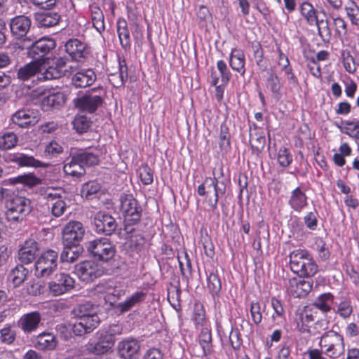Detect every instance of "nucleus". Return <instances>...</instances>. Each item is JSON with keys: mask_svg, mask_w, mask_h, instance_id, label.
<instances>
[{"mask_svg": "<svg viewBox=\"0 0 359 359\" xmlns=\"http://www.w3.org/2000/svg\"><path fill=\"white\" fill-rule=\"evenodd\" d=\"M1 341L11 344L15 339V332L11 329V326L7 325L0 330Z\"/></svg>", "mask_w": 359, "mask_h": 359, "instance_id": "nucleus-63", "label": "nucleus"}, {"mask_svg": "<svg viewBox=\"0 0 359 359\" xmlns=\"http://www.w3.org/2000/svg\"><path fill=\"white\" fill-rule=\"evenodd\" d=\"M39 250L38 243L33 239H28L20 248L18 259L22 264H29L35 259Z\"/></svg>", "mask_w": 359, "mask_h": 359, "instance_id": "nucleus-19", "label": "nucleus"}, {"mask_svg": "<svg viewBox=\"0 0 359 359\" xmlns=\"http://www.w3.org/2000/svg\"><path fill=\"white\" fill-rule=\"evenodd\" d=\"M205 184H207L208 187H212L214 189L215 198L213 201L211 198L208 199V203L212 210H215L217 207L219 200V189L218 187V180L216 177H206L204 180V183L198 187L197 192L198 195L203 196L206 194L207 191H205Z\"/></svg>", "mask_w": 359, "mask_h": 359, "instance_id": "nucleus-28", "label": "nucleus"}, {"mask_svg": "<svg viewBox=\"0 0 359 359\" xmlns=\"http://www.w3.org/2000/svg\"><path fill=\"white\" fill-rule=\"evenodd\" d=\"M63 151L62 147L55 141H51L46 144L44 150L46 156L54 157Z\"/></svg>", "mask_w": 359, "mask_h": 359, "instance_id": "nucleus-59", "label": "nucleus"}, {"mask_svg": "<svg viewBox=\"0 0 359 359\" xmlns=\"http://www.w3.org/2000/svg\"><path fill=\"white\" fill-rule=\"evenodd\" d=\"M74 286V280L66 273L56 274L48 283L49 292L53 296H59L68 292Z\"/></svg>", "mask_w": 359, "mask_h": 359, "instance_id": "nucleus-13", "label": "nucleus"}, {"mask_svg": "<svg viewBox=\"0 0 359 359\" xmlns=\"http://www.w3.org/2000/svg\"><path fill=\"white\" fill-rule=\"evenodd\" d=\"M230 134L225 125L220 126L219 146L222 151H227L230 148Z\"/></svg>", "mask_w": 359, "mask_h": 359, "instance_id": "nucleus-49", "label": "nucleus"}, {"mask_svg": "<svg viewBox=\"0 0 359 359\" xmlns=\"http://www.w3.org/2000/svg\"><path fill=\"white\" fill-rule=\"evenodd\" d=\"M341 60L345 70L349 74H355L357 71L358 63H357L348 50H343L341 52Z\"/></svg>", "mask_w": 359, "mask_h": 359, "instance_id": "nucleus-40", "label": "nucleus"}, {"mask_svg": "<svg viewBox=\"0 0 359 359\" xmlns=\"http://www.w3.org/2000/svg\"><path fill=\"white\" fill-rule=\"evenodd\" d=\"M6 209L5 219L8 222L18 223L31 212V201L16 195L6 202Z\"/></svg>", "mask_w": 359, "mask_h": 359, "instance_id": "nucleus-4", "label": "nucleus"}, {"mask_svg": "<svg viewBox=\"0 0 359 359\" xmlns=\"http://www.w3.org/2000/svg\"><path fill=\"white\" fill-rule=\"evenodd\" d=\"M318 28V34L323 41H329L332 36L331 29L329 27L327 20L323 23L319 22L318 25H316Z\"/></svg>", "mask_w": 359, "mask_h": 359, "instance_id": "nucleus-57", "label": "nucleus"}, {"mask_svg": "<svg viewBox=\"0 0 359 359\" xmlns=\"http://www.w3.org/2000/svg\"><path fill=\"white\" fill-rule=\"evenodd\" d=\"M72 124L74 129L77 133H83L88 130L91 122L87 116L83 115H77L75 116Z\"/></svg>", "mask_w": 359, "mask_h": 359, "instance_id": "nucleus-47", "label": "nucleus"}, {"mask_svg": "<svg viewBox=\"0 0 359 359\" xmlns=\"http://www.w3.org/2000/svg\"><path fill=\"white\" fill-rule=\"evenodd\" d=\"M86 230L83 224L78 221H70L63 228L62 241L65 246L78 245L83 239Z\"/></svg>", "mask_w": 359, "mask_h": 359, "instance_id": "nucleus-11", "label": "nucleus"}, {"mask_svg": "<svg viewBox=\"0 0 359 359\" xmlns=\"http://www.w3.org/2000/svg\"><path fill=\"white\" fill-rule=\"evenodd\" d=\"M140 177L144 185H149L153 182V173L147 165H142L140 168Z\"/></svg>", "mask_w": 359, "mask_h": 359, "instance_id": "nucleus-62", "label": "nucleus"}, {"mask_svg": "<svg viewBox=\"0 0 359 359\" xmlns=\"http://www.w3.org/2000/svg\"><path fill=\"white\" fill-rule=\"evenodd\" d=\"M147 297V294L143 291H136L130 297H128L123 302H119L116 305V309L121 313H126L130 311L134 306L143 302Z\"/></svg>", "mask_w": 359, "mask_h": 359, "instance_id": "nucleus-30", "label": "nucleus"}, {"mask_svg": "<svg viewBox=\"0 0 359 359\" xmlns=\"http://www.w3.org/2000/svg\"><path fill=\"white\" fill-rule=\"evenodd\" d=\"M312 283L300 277L289 279L286 285L287 292L294 297H306L312 289Z\"/></svg>", "mask_w": 359, "mask_h": 359, "instance_id": "nucleus-15", "label": "nucleus"}, {"mask_svg": "<svg viewBox=\"0 0 359 359\" xmlns=\"http://www.w3.org/2000/svg\"><path fill=\"white\" fill-rule=\"evenodd\" d=\"M346 13L351 22L359 25V7L355 2H351L345 7Z\"/></svg>", "mask_w": 359, "mask_h": 359, "instance_id": "nucleus-51", "label": "nucleus"}, {"mask_svg": "<svg viewBox=\"0 0 359 359\" xmlns=\"http://www.w3.org/2000/svg\"><path fill=\"white\" fill-rule=\"evenodd\" d=\"M34 345L39 350L53 351L57 345V340L54 334L42 332L36 337Z\"/></svg>", "mask_w": 359, "mask_h": 359, "instance_id": "nucleus-29", "label": "nucleus"}, {"mask_svg": "<svg viewBox=\"0 0 359 359\" xmlns=\"http://www.w3.org/2000/svg\"><path fill=\"white\" fill-rule=\"evenodd\" d=\"M31 26L30 19L25 15H19L13 18L10 23L12 34L18 38L26 35Z\"/></svg>", "mask_w": 359, "mask_h": 359, "instance_id": "nucleus-26", "label": "nucleus"}, {"mask_svg": "<svg viewBox=\"0 0 359 359\" xmlns=\"http://www.w3.org/2000/svg\"><path fill=\"white\" fill-rule=\"evenodd\" d=\"M271 306L274 311L272 314V318L274 322L276 321L277 318H284L285 311L280 302L275 297H273L271 300Z\"/></svg>", "mask_w": 359, "mask_h": 359, "instance_id": "nucleus-58", "label": "nucleus"}, {"mask_svg": "<svg viewBox=\"0 0 359 359\" xmlns=\"http://www.w3.org/2000/svg\"><path fill=\"white\" fill-rule=\"evenodd\" d=\"M343 124L344 126L342 132L350 137L359 140V118L344 121Z\"/></svg>", "mask_w": 359, "mask_h": 359, "instance_id": "nucleus-42", "label": "nucleus"}, {"mask_svg": "<svg viewBox=\"0 0 359 359\" xmlns=\"http://www.w3.org/2000/svg\"><path fill=\"white\" fill-rule=\"evenodd\" d=\"M18 142V137L13 132H7L0 136V147L3 149H11Z\"/></svg>", "mask_w": 359, "mask_h": 359, "instance_id": "nucleus-48", "label": "nucleus"}, {"mask_svg": "<svg viewBox=\"0 0 359 359\" xmlns=\"http://www.w3.org/2000/svg\"><path fill=\"white\" fill-rule=\"evenodd\" d=\"M72 246H65L60 255L62 262H74L79 257V252L73 250Z\"/></svg>", "mask_w": 359, "mask_h": 359, "instance_id": "nucleus-60", "label": "nucleus"}, {"mask_svg": "<svg viewBox=\"0 0 359 359\" xmlns=\"http://www.w3.org/2000/svg\"><path fill=\"white\" fill-rule=\"evenodd\" d=\"M318 271V266L311 257L304 259V262L300 265L298 271H294L296 273H299L302 276H313Z\"/></svg>", "mask_w": 359, "mask_h": 359, "instance_id": "nucleus-41", "label": "nucleus"}, {"mask_svg": "<svg viewBox=\"0 0 359 359\" xmlns=\"http://www.w3.org/2000/svg\"><path fill=\"white\" fill-rule=\"evenodd\" d=\"M277 159L280 166L287 167L292 162V155L287 148L283 147L278 149Z\"/></svg>", "mask_w": 359, "mask_h": 359, "instance_id": "nucleus-53", "label": "nucleus"}, {"mask_svg": "<svg viewBox=\"0 0 359 359\" xmlns=\"http://www.w3.org/2000/svg\"><path fill=\"white\" fill-rule=\"evenodd\" d=\"M65 50L76 61L86 58L88 54L87 46L77 39H72L65 43Z\"/></svg>", "mask_w": 359, "mask_h": 359, "instance_id": "nucleus-18", "label": "nucleus"}, {"mask_svg": "<svg viewBox=\"0 0 359 359\" xmlns=\"http://www.w3.org/2000/svg\"><path fill=\"white\" fill-rule=\"evenodd\" d=\"M117 34L120 43L125 50H128L131 47V40L128 24L126 20L119 18L116 22Z\"/></svg>", "mask_w": 359, "mask_h": 359, "instance_id": "nucleus-34", "label": "nucleus"}, {"mask_svg": "<svg viewBox=\"0 0 359 359\" xmlns=\"http://www.w3.org/2000/svg\"><path fill=\"white\" fill-rule=\"evenodd\" d=\"M229 65L233 70L236 71L242 76L245 74V57L242 50L238 48L232 49L230 54Z\"/></svg>", "mask_w": 359, "mask_h": 359, "instance_id": "nucleus-33", "label": "nucleus"}, {"mask_svg": "<svg viewBox=\"0 0 359 359\" xmlns=\"http://www.w3.org/2000/svg\"><path fill=\"white\" fill-rule=\"evenodd\" d=\"M198 340L200 346L203 350V356L211 355L213 351L211 327H205L201 328Z\"/></svg>", "mask_w": 359, "mask_h": 359, "instance_id": "nucleus-31", "label": "nucleus"}, {"mask_svg": "<svg viewBox=\"0 0 359 359\" xmlns=\"http://www.w3.org/2000/svg\"><path fill=\"white\" fill-rule=\"evenodd\" d=\"M37 20L42 27H53L58 23L59 15L50 12L43 13L37 15Z\"/></svg>", "mask_w": 359, "mask_h": 359, "instance_id": "nucleus-45", "label": "nucleus"}, {"mask_svg": "<svg viewBox=\"0 0 359 359\" xmlns=\"http://www.w3.org/2000/svg\"><path fill=\"white\" fill-rule=\"evenodd\" d=\"M100 151L97 148L81 150L72 154L63 166L67 175L79 177L86 172L85 166H93L98 164Z\"/></svg>", "mask_w": 359, "mask_h": 359, "instance_id": "nucleus-2", "label": "nucleus"}, {"mask_svg": "<svg viewBox=\"0 0 359 359\" xmlns=\"http://www.w3.org/2000/svg\"><path fill=\"white\" fill-rule=\"evenodd\" d=\"M55 47V41L50 38L42 37L32 43L28 48V56L41 62L43 57Z\"/></svg>", "mask_w": 359, "mask_h": 359, "instance_id": "nucleus-12", "label": "nucleus"}, {"mask_svg": "<svg viewBox=\"0 0 359 359\" xmlns=\"http://www.w3.org/2000/svg\"><path fill=\"white\" fill-rule=\"evenodd\" d=\"M334 299V297L332 293H323L315 299L313 306L323 313H327L331 311Z\"/></svg>", "mask_w": 359, "mask_h": 359, "instance_id": "nucleus-37", "label": "nucleus"}, {"mask_svg": "<svg viewBox=\"0 0 359 359\" xmlns=\"http://www.w3.org/2000/svg\"><path fill=\"white\" fill-rule=\"evenodd\" d=\"M48 205L51 210L52 215L55 217L62 216L67 208L64 198L57 193L50 192L47 194Z\"/></svg>", "mask_w": 359, "mask_h": 359, "instance_id": "nucleus-24", "label": "nucleus"}, {"mask_svg": "<svg viewBox=\"0 0 359 359\" xmlns=\"http://www.w3.org/2000/svg\"><path fill=\"white\" fill-rule=\"evenodd\" d=\"M300 322H297V328L302 332H309L311 335H315L316 333L311 332L305 323H309L314 320L313 316L311 313L307 312L302 313L299 315Z\"/></svg>", "mask_w": 359, "mask_h": 359, "instance_id": "nucleus-50", "label": "nucleus"}, {"mask_svg": "<svg viewBox=\"0 0 359 359\" xmlns=\"http://www.w3.org/2000/svg\"><path fill=\"white\" fill-rule=\"evenodd\" d=\"M67 67L65 60L62 57L55 59L51 65H48L43 61L40 62L38 80L47 81L59 79L65 75Z\"/></svg>", "mask_w": 359, "mask_h": 359, "instance_id": "nucleus-9", "label": "nucleus"}, {"mask_svg": "<svg viewBox=\"0 0 359 359\" xmlns=\"http://www.w3.org/2000/svg\"><path fill=\"white\" fill-rule=\"evenodd\" d=\"M8 184H15L17 183H22L29 187H33L39 184V179L32 174L19 175L16 177L9 178L6 180Z\"/></svg>", "mask_w": 359, "mask_h": 359, "instance_id": "nucleus-43", "label": "nucleus"}, {"mask_svg": "<svg viewBox=\"0 0 359 359\" xmlns=\"http://www.w3.org/2000/svg\"><path fill=\"white\" fill-rule=\"evenodd\" d=\"M75 270L78 277L82 281L89 283L105 274L107 269L104 263L85 261L77 264Z\"/></svg>", "mask_w": 359, "mask_h": 359, "instance_id": "nucleus-7", "label": "nucleus"}, {"mask_svg": "<svg viewBox=\"0 0 359 359\" xmlns=\"http://www.w3.org/2000/svg\"><path fill=\"white\" fill-rule=\"evenodd\" d=\"M311 255L306 250L297 249L293 250L290 255V263L291 269L298 271L300 265L304 262V259H309Z\"/></svg>", "mask_w": 359, "mask_h": 359, "instance_id": "nucleus-38", "label": "nucleus"}, {"mask_svg": "<svg viewBox=\"0 0 359 359\" xmlns=\"http://www.w3.org/2000/svg\"><path fill=\"white\" fill-rule=\"evenodd\" d=\"M40 71V62L39 61L31 62L20 67L18 71V79L22 81L31 79L36 76L38 77Z\"/></svg>", "mask_w": 359, "mask_h": 359, "instance_id": "nucleus-35", "label": "nucleus"}, {"mask_svg": "<svg viewBox=\"0 0 359 359\" xmlns=\"http://www.w3.org/2000/svg\"><path fill=\"white\" fill-rule=\"evenodd\" d=\"M58 254L53 250H48L36 259L34 265V273L36 278L49 277L57 267Z\"/></svg>", "mask_w": 359, "mask_h": 359, "instance_id": "nucleus-5", "label": "nucleus"}, {"mask_svg": "<svg viewBox=\"0 0 359 359\" xmlns=\"http://www.w3.org/2000/svg\"><path fill=\"white\" fill-rule=\"evenodd\" d=\"M27 275L28 270L22 264H18L10 271L8 280L14 287H18L24 283Z\"/></svg>", "mask_w": 359, "mask_h": 359, "instance_id": "nucleus-36", "label": "nucleus"}, {"mask_svg": "<svg viewBox=\"0 0 359 359\" xmlns=\"http://www.w3.org/2000/svg\"><path fill=\"white\" fill-rule=\"evenodd\" d=\"M41 317L39 312L33 311L21 316L18 325L25 333L35 331L41 323Z\"/></svg>", "mask_w": 359, "mask_h": 359, "instance_id": "nucleus-22", "label": "nucleus"}, {"mask_svg": "<svg viewBox=\"0 0 359 359\" xmlns=\"http://www.w3.org/2000/svg\"><path fill=\"white\" fill-rule=\"evenodd\" d=\"M66 100L62 92L43 93L41 98V108L43 111H49L54 108L62 106Z\"/></svg>", "mask_w": 359, "mask_h": 359, "instance_id": "nucleus-21", "label": "nucleus"}, {"mask_svg": "<svg viewBox=\"0 0 359 359\" xmlns=\"http://www.w3.org/2000/svg\"><path fill=\"white\" fill-rule=\"evenodd\" d=\"M352 313L353 306L350 299H346L337 305L336 313H337L340 317L347 318L352 314Z\"/></svg>", "mask_w": 359, "mask_h": 359, "instance_id": "nucleus-52", "label": "nucleus"}, {"mask_svg": "<svg viewBox=\"0 0 359 359\" xmlns=\"http://www.w3.org/2000/svg\"><path fill=\"white\" fill-rule=\"evenodd\" d=\"M11 122L20 127L26 128L30 125H33L36 123V117L32 115L28 109H20L17 111L11 116Z\"/></svg>", "mask_w": 359, "mask_h": 359, "instance_id": "nucleus-32", "label": "nucleus"}, {"mask_svg": "<svg viewBox=\"0 0 359 359\" xmlns=\"http://www.w3.org/2000/svg\"><path fill=\"white\" fill-rule=\"evenodd\" d=\"M319 346L324 355L331 359L339 358L345 351L344 337L333 330L326 332L320 337Z\"/></svg>", "mask_w": 359, "mask_h": 359, "instance_id": "nucleus-3", "label": "nucleus"}, {"mask_svg": "<svg viewBox=\"0 0 359 359\" xmlns=\"http://www.w3.org/2000/svg\"><path fill=\"white\" fill-rule=\"evenodd\" d=\"M87 249L95 257L104 262L113 258L116 252L114 246L107 238L95 239L89 242Z\"/></svg>", "mask_w": 359, "mask_h": 359, "instance_id": "nucleus-10", "label": "nucleus"}, {"mask_svg": "<svg viewBox=\"0 0 359 359\" xmlns=\"http://www.w3.org/2000/svg\"><path fill=\"white\" fill-rule=\"evenodd\" d=\"M6 161L20 167L46 168L48 165L34 158L32 156L20 152L9 154L6 156Z\"/></svg>", "mask_w": 359, "mask_h": 359, "instance_id": "nucleus-16", "label": "nucleus"}, {"mask_svg": "<svg viewBox=\"0 0 359 359\" xmlns=\"http://www.w3.org/2000/svg\"><path fill=\"white\" fill-rule=\"evenodd\" d=\"M315 245L320 259L323 261L327 260L330 256V253L323 239L321 238H316Z\"/></svg>", "mask_w": 359, "mask_h": 359, "instance_id": "nucleus-55", "label": "nucleus"}, {"mask_svg": "<svg viewBox=\"0 0 359 359\" xmlns=\"http://www.w3.org/2000/svg\"><path fill=\"white\" fill-rule=\"evenodd\" d=\"M207 287L210 294L215 297L217 296L222 289V284L219 276L211 273L207 279Z\"/></svg>", "mask_w": 359, "mask_h": 359, "instance_id": "nucleus-46", "label": "nucleus"}, {"mask_svg": "<svg viewBox=\"0 0 359 359\" xmlns=\"http://www.w3.org/2000/svg\"><path fill=\"white\" fill-rule=\"evenodd\" d=\"M217 67L221 74L222 81L226 85L231 79V73L227 68L226 64L223 60H219L217 62Z\"/></svg>", "mask_w": 359, "mask_h": 359, "instance_id": "nucleus-64", "label": "nucleus"}, {"mask_svg": "<svg viewBox=\"0 0 359 359\" xmlns=\"http://www.w3.org/2000/svg\"><path fill=\"white\" fill-rule=\"evenodd\" d=\"M121 212L128 225H133L140 221L142 208L131 194H125L121 197Z\"/></svg>", "mask_w": 359, "mask_h": 359, "instance_id": "nucleus-8", "label": "nucleus"}, {"mask_svg": "<svg viewBox=\"0 0 359 359\" xmlns=\"http://www.w3.org/2000/svg\"><path fill=\"white\" fill-rule=\"evenodd\" d=\"M94 224L96 232L106 235H111L117 226L115 219L103 212H99L95 215Z\"/></svg>", "mask_w": 359, "mask_h": 359, "instance_id": "nucleus-14", "label": "nucleus"}, {"mask_svg": "<svg viewBox=\"0 0 359 359\" xmlns=\"http://www.w3.org/2000/svg\"><path fill=\"white\" fill-rule=\"evenodd\" d=\"M97 306L90 302H85L74 309V314L77 318L72 330L76 336H82L91 332L100 323L97 316Z\"/></svg>", "mask_w": 359, "mask_h": 359, "instance_id": "nucleus-1", "label": "nucleus"}, {"mask_svg": "<svg viewBox=\"0 0 359 359\" xmlns=\"http://www.w3.org/2000/svg\"><path fill=\"white\" fill-rule=\"evenodd\" d=\"M289 206L295 212H299L308 205V197L304 191L297 187L290 192L288 200Z\"/></svg>", "mask_w": 359, "mask_h": 359, "instance_id": "nucleus-25", "label": "nucleus"}, {"mask_svg": "<svg viewBox=\"0 0 359 359\" xmlns=\"http://www.w3.org/2000/svg\"><path fill=\"white\" fill-rule=\"evenodd\" d=\"M97 79L93 69H84L76 72L72 77V84L75 88H84L93 85Z\"/></svg>", "mask_w": 359, "mask_h": 359, "instance_id": "nucleus-17", "label": "nucleus"}, {"mask_svg": "<svg viewBox=\"0 0 359 359\" xmlns=\"http://www.w3.org/2000/svg\"><path fill=\"white\" fill-rule=\"evenodd\" d=\"M333 25L335 30V34L338 38L341 39L346 34L347 25L341 18H334Z\"/></svg>", "mask_w": 359, "mask_h": 359, "instance_id": "nucleus-56", "label": "nucleus"}, {"mask_svg": "<svg viewBox=\"0 0 359 359\" xmlns=\"http://www.w3.org/2000/svg\"><path fill=\"white\" fill-rule=\"evenodd\" d=\"M92 22L99 33H102L104 30V15L99 8L92 13Z\"/></svg>", "mask_w": 359, "mask_h": 359, "instance_id": "nucleus-54", "label": "nucleus"}, {"mask_svg": "<svg viewBox=\"0 0 359 359\" xmlns=\"http://www.w3.org/2000/svg\"><path fill=\"white\" fill-rule=\"evenodd\" d=\"M114 345V340L104 330L97 331L94 337L85 345L83 352L95 355L107 353Z\"/></svg>", "mask_w": 359, "mask_h": 359, "instance_id": "nucleus-6", "label": "nucleus"}, {"mask_svg": "<svg viewBox=\"0 0 359 359\" xmlns=\"http://www.w3.org/2000/svg\"><path fill=\"white\" fill-rule=\"evenodd\" d=\"M193 320L197 330L210 326L205 317L203 306L201 304H196L194 305Z\"/></svg>", "mask_w": 359, "mask_h": 359, "instance_id": "nucleus-39", "label": "nucleus"}, {"mask_svg": "<svg viewBox=\"0 0 359 359\" xmlns=\"http://www.w3.org/2000/svg\"><path fill=\"white\" fill-rule=\"evenodd\" d=\"M299 12L310 26L318 25L319 22H324L323 20H319L318 11L309 1H304L300 4Z\"/></svg>", "mask_w": 359, "mask_h": 359, "instance_id": "nucleus-27", "label": "nucleus"}, {"mask_svg": "<svg viewBox=\"0 0 359 359\" xmlns=\"http://www.w3.org/2000/svg\"><path fill=\"white\" fill-rule=\"evenodd\" d=\"M102 103V99L99 95H85L78 98L75 102L76 107L80 110L94 112Z\"/></svg>", "mask_w": 359, "mask_h": 359, "instance_id": "nucleus-23", "label": "nucleus"}, {"mask_svg": "<svg viewBox=\"0 0 359 359\" xmlns=\"http://www.w3.org/2000/svg\"><path fill=\"white\" fill-rule=\"evenodd\" d=\"M250 314L253 323L259 325L262 320L261 305L258 302H252L250 304Z\"/></svg>", "mask_w": 359, "mask_h": 359, "instance_id": "nucleus-61", "label": "nucleus"}, {"mask_svg": "<svg viewBox=\"0 0 359 359\" xmlns=\"http://www.w3.org/2000/svg\"><path fill=\"white\" fill-rule=\"evenodd\" d=\"M140 348L138 341L133 338H126L118 344L117 350L123 359H131Z\"/></svg>", "mask_w": 359, "mask_h": 359, "instance_id": "nucleus-20", "label": "nucleus"}, {"mask_svg": "<svg viewBox=\"0 0 359 359\" xmlns=\"http://www.w3.org/2000/svg\"><path fill=\"white\" fill-rule=\"evenodd\" d=\"M100 184L95 181L85 183L81 187V195L83 198L91 199L100 190Z\"/></svg>", "mask_w": 359, "mask_h": 359, "instance_id": "nucleus-44", "label": "nucleus"}]
</instances>
